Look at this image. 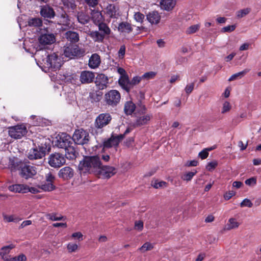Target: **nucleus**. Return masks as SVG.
I'll return each instance as SVG.
<instances>
[{
    "instance_id": "obj_28",
    "label": "nucleus",
    "mask_w": 261,
    "mask_h": 261,
    "mask_svg": "<svg viewBox=\"0 0 261 261\" xmlns=\"http://www.w3.org/2000/svg\"><path fill=\"white\" fill-rule=\"evenodd\" d=\"M91 15L92 20L95 25H98L100 23H103V16L100 12L98 11H93Z\"/></svg>"
},
{
    "instance_id": "obj_41",
    "label": "nucleus",
    "mask_w": 261,
    "mask_h": 261,
    "mask_svg": "<svg viewBox=\"0 0 261 261\" xmlns=\"http://www.w3.org/2000/svg\"><path fill=\"white\" fill-rule=\"evenodd\" d=\"M200 29V25L199 24H196L194 25H192L186 31V33L187 34H192L196 33Z\"/></svg>"
},
{
    "instance_id": "obj_23",
    "label": "nucleus",
    "mask_w": 261,
    "mask_h": 261,
    "mask_svg": "<svg viewBox=\"0 0 261 261\" xmlns=\"http://www.w3.org/2000/svg\"><path fill=\"white\" fill-rule=\"evenodd\" d=\"M147 19L151 24H158L159 23L161 16L159 13L156 11H153L149 12L146 16Z\"/></svg>"
},
{
    "instance_id": "obj_4",
    "label": "nucleus",
    "mask_w": 261,
    "mask_h": 261,
    "mask_svg": "<svg viewBox=\"0 0 261 261\" xmlns=\"http://www.w3.org/2000/svg\"><path fill=\"white\" fill-rule=\"evenodd\" d=\"M64 54L65 57L70 59L81 58L85 55V50L80 48L76 43H67L64 47Z\"/></svg>"
},
{
    "instance_id": "obj_37",
    "label": "nucleus",
    "mask_w": 261,
    "mask_h": 261,
    "mask_svg": "<svg viewBox=\"0 0 261 261\" xmlns=\"http://www.w3.org/2000/svg\"><path fill=\"white\" fill-rule=\"evenodd\" d=\"M77 18L79 22L83 24L87 23L89 21V17L83 12H79L77 14Z\"/></svg>"
},
{
    "instance_id": "obj_60",
    "label": "nucleus",
    "mask_w": 261,
    "mask_h": 261,
    "mask_svg": "<svg viewBox=\"0 0 261 261\" xmlns=\"http://www.w3.org/2000/svg\"><path fill=\"white\" fill-rule=\"evenodd\" d=\"M236 194V192L233 191H229L228 192H226L224 195V198L225 200H229L232 196H233Z\"/></svg>"
},
{
    "instance_id": "obj_48",
    "label": "nucleus",
    "mask_w": 261,
    "mask_h": 261,
    "mask_svg": "<svg viewBox=\"0 0 261 261\" xmlns=\"http://www.w3.org/2000/svg\"><path fill=\"white\" fill-rule=\"evenodd\" d=\"M156 73L153 71H150L145 73L142 75V79L150 80L153 79L156 75Z\"/></svg>"
},
{
    "instance_id": "obj_46",
    "label": "nucleus",
    "mask_w": 261,
    "mask_h": 261,
    "mask_svg": "<svg viewBox=\"0 0 261 261\" xmlns=\"http://www.w3.org/2000/svg\"><path fill=\"white\" fill-rule=\"evenodd\" d=\"M4 219L7 222H17L20 220L18 218L15 217L14 215H4Z\"/></svg>"
},
{
    "instance_id": "obj_17",
    "label": "nucleus",
    "mask_w": 261,
    "mask_h": 261,
    "mask_svg": "<svg viewBox=\"0 0 261 261\" xmlns=\"http://www.w3.org/2000/svg\"><path fill=\"white\" fill-rule=\"evenodd\" d=\"M38 40L40 45L42 46H44L45 45L51 44L53 43L55 41V36L52 33H45L41 34Z\"/></svg>"
},
{
    "instance_id": "obj_34",
    "label": "nucleus",
    "mask_w": 261,
    "mask_h": 261,
    "mask_svg": "<svg viewBox=\"0 0 261 261\" xmlns=\"http://www.w3.org/2000/svg\"><path fill=\"white\" fill-rule=\"evenodd\" d=\"M250 70V69L246 68L242 71L233 74L229 77L228 81H232L239 78L241 79L249 72Z\"/></svg>"
},
{
    "instance_id": "obj_56",
    "label": "nucleus",
    "mask_w": 261,
    "mask_h": 261,
    "mask_svg": "<svg viewBox=\"0 0 261 261\" xmlns=\"http://www.w3.org/2000/svg\"><path fill=\"white\" fill-rule=\"evenodd\" d=\"M245 183L248 186H254L256 184V179L255 177H251L245 180Z\"/></svg>"
},
{
    "instance_id": "obj_14",
    "label": "nucleus",
    "mask_w": 261,
    "mask_h": 261,
    "mask_svg": "<svg viewBox=\"0 0 261 261\" xmlns=\"http://www.w3.org/2000/svg\"><path fill=\"white\" fill-rule=\"evenodd\" d=\"M36 173L35 167L26 164L21 165L20 174L22 177L28 179L32 177Z\"/></svg>"
},
{
    "instance_id": "obj_3",
    "label": "nucleus",
    "mask_w": 261,
    "mask_h": 261,
    "mask_svg": "<svg viewBox=\"0 0 261 261\" xmlns=\"http://www.w3.org/2000/svg\"><path fill=\"white\" fill-rule=\"evenodd\" d=\"M97 25L98 30L90 31L89 36L94 42L102 43L105 38L109 36L111 31L108 24L105 22L99 23Z\"/></svg>"
},
{
    "instance_id": "obj_19",
    "label": "nucleus",
    "mask_w": 261,
    "mask_h": 261,
    "mask_svg": "<svg viewBox=\"0 0 261 261\" xmlns=\"http://www.w3.org/2000/svg\"><path fill=\"white\" fill-rule=\"evenodd\" d=\"M95 77L93 72L89 71H83L80 75V81L82 84H89L93 82Z\"/></svg>"
},
{
    "instance_id": "obj_53",
    "label": "nucleus",
    "mask_w": 261,
    "mask_h": 261,
    "mask_svg": "<svg viewBox=\"0 0 261 261\" xmlns=\"http://www.w3.org/2000/svg\"><path fill=\"white\" fill-rule=\"evenodd\" d=\"M125 46L124 45H122L120 46V49L118 51V57L119 59H122L125 54Z\"/></svg>"
},
{
    "instance_id": "obj_18",
    "label": "nucleus",
    "mask_w": 261,
    "mask_h": 261,
    "mask_svg": "<svg viewBox=\"0 0 261 261\" xmlns=\"http://www.w3.org/2000/svg\"><path fill=\"white\" fill-rule=\"evenodd\" d=\"M40 14L44 19H51L55 16V12L51 7L45 5L41 7Z\"/></svg>"
},
{
    "instance_id": "obj_64",
    "label": "nucleus",
    "mask_w": 261,
    "mask_h": 261,
    "mask_svg": "<svg viewBox=\"0 0 261 261\" xmlns=\"http://www.w3.org/2000/svg\"><path fill=\"white\" fill-rule=\"evenodd\" d=\"M117 72L120 75V76L128 75L125 69L122 67H119L117 69Z\"/></svg>"
},
{
    "instance_id": "obj_7",
    "label": "nucleus",
    "mask_w": 261,
    "mask_h": 261,
    "mask_svg": "<svg viewBox=\"0 0 261 261\" xmlns=\"http://www.w3.org/2000/svg\"><path fill=\"white\" fill-rule=\"evenodd\" d=\"M45 181L44 182L38 186V188L45 192H50L55 190L56 186L54 183L56 178L54 175L49 172L45 174Z\"/></svg>"
},
{
    "instance_id": "obj_1",
    "label": "nucleus",
    "mask_w": 261,
    "mask_h": 261,
    "mask_svg": "<svg viewBox=\"0 0 261 261\" xmlns=\"http://www.w3.org/2000/svg\"><path fill=\"white\" fill-rule=\"evenodd\" d=\"M101 164L99 155H85L80 161L78 169L81 174H94L97 175L100 171Z\"/></svg>"
},
{
    "instance_id": "obj_26",
    "label": "nucleus",
    "mask_w": 261,
    "mask_h": 261,
    "mask_svg": "<svg viewBox=\"0 0 261 261\" xmlns=\"http://www.w3.org/2000/svg\"><path fill=\"white\" fill-rule=\"evenodd\" d=\"M66 158L70 160L75 159L76 158L77 153L75 151V148L70 145L69 147L65 149Z\"/></svg>"
},
{
    "instance_id": "obj_47",
    "label": "nucleus",
    "mask_w": 261,
    "mask_h": 261,
    "mask_svg": "<svg viewBox=\"0 0 261 261\" xmlns=\"http://www.w3.org/2000/svg\"><path fill=\"white\" fill-rule=\"evenodd\" d=\"M142 80V76H134L131 81H130V89L133 87L134 86L138 84Z\"/></svg>"
},
{
    "instance_id": "obj_32",
    "label": "nucleus",
    "mask_w": 261,
    "mask_h": 261,
    "mask_svg": "<svg viewBox=\"0 0 261 261\" xmlns=\"http://www.w3.org/2000/svg\"><path fill=\"white\" fill-rule=\"evenodd\" d=\"M118 146V141L114 139V136H112L111 138L105 140L103 142V148H111L113 146Z\"/></svg>"
},
{
    "instance_id": "obj_21",
    "label": "nucleus",
    "mask_w": 261,
    "mask_h": 261,
    "mask_svg": "<svg viewBox=\"0 0 261 261\" xmlns=\"http://www.w3.org/2000/svg\"><path fill=\"white\" fill-rule=\"evenodd\" d=\"M119 9L114 4H109L106 9V14L111 18H116L119 15Z\"/></svg>"
},
{
    "instance_id": "obj_58",
    "label": "nucleus",
    "mask_w": 261,
    "mask_h": 261,
    "mask_svg": "<svg viewBox=\"0 0 261 261\" xmlns=\"http://www.w3.org/2000/svg\"><path fill=\"white\" fill-rule=\"evenodd\" d=\"M194 83H192L189 85H187L185 88V91L186 93L189 95L190 94L194 89Z\"/></svg>"
},
{
    "instance_id": "obj_42",
    "label": "nucleus",
    "mask_w": 261,
    "mask_h": 261,
    "mask_svg": "<svg viewBox=\"0 0 261 261\" xmlns=\"http://www.w3.org/2000/svg\"><path fill=\"white\" fill-rule=\"evenodd\" d=\"M109 79L104 74H99L96 76L95 83H101L103 84H108Z\"/></svg>"
},
{
    "instance_id": "obj_44",
    "label": "nucleus",
    "mask_w": 261,
    "mask_h": 261,
    "mask_svg": "<svg viewBox=\"0 0 261 261\" xmlns=\"http://www.w3.org/2000/svg\"><path fill=\"white\" fill-rule=\"evenodd\" d=\"M153 247L151 243L146 242L144 243L140 248H139V250L142 252H144L148 250H151L153 249Z\"/></svg>"
},
{
    "instance_id": "obj_55",
    "label": "nucleus",
    "mask_w": 261,
    "mask_h": 261,
    "mask_svg": "<svg viewBox=\"0 0 261 261\" xmlns=\"http://www.w3.org/2000/svg\"><path fill=\"white\" fill-rule=\"evenodd\" d=\"M27 257L23 254H21L17 256L12 257L11 261H26Z\"/></svg>"
},
{
    "instance_id": "obj_8",
    "label": "nucleus",
    "mask_w": 261,
    "mask_h": 261,
    "mask_svg": "<svg viewBox=\"0 0 261 261\" xmlns=\"http://www.w3.org/2000/svg\"><path fill=\"white\" fill-rule=\"evenodd\" d=\"M48 164L52 167L58 168L66 163L63 154L60 153H51L48 157Z\"/></svg>"
},
{
    "instance_id": "obj_62",
    "label": "nucleus",
    "mask_w": 261,
    "mask_h": 261,
    "mask_svg": "<svg viewBox=\"0 0 261 261\" xmlns=\"http://www.w3.org/2000/svg\"><path fill=\"white\" fill-rule=\"evenodd\" d=\"M85 2L90 7H94L98 4V0H85Z\"/></svg>"
},
{
    "instance_id": "obj_12",
    "label": "nucleus",
    "mask_w": 261,
    "mask_h": 261,
    "mask_svg": "<svg viewBox=\"0 0 261 261\" xmlns=\"http://www.w3.org/2000/svg\"><path fill=\"white\" fill-rule=\"evenodd\" d=\"M72 140L70 136L66 134H63L59 136V138L55 142V145L58 148L64 149V150L72 145Z\"/></svg>"
},
{
    "instance_id": "obj_2",
    "label": "nucleus",
    "mask_w": 261,
    "mask_h": 261,
    "mask_svg": "<svg viewBox=\"0 0 261 261\" xmlns=\"http://www.w3.org/2000/svg\"><path fill=\"white\" fill-rule=\"evenodd\" d=\"M49 140L45 137H38L33 140V147L28 152L27 156L30 160L42 159L50 147Z\"/></svg>"
},
{
    "instance_id": "obj_35",
    "label": "nucleus",
    "mask_w": 261,
    "mask_h": 261,
    "mask_svg": "<svg viewBox=\"0 0 261 261\" xmlns=\"http://www.w3.org/2000/svg\"><path fill=\"white\" fill-rule=\"evenodd\" d=\"M64 6L68 8L69 11H74L76 8L74 0H63Z\"/></svg>"
},
{
    "instance_id": "obj_11",
    "label": "nucleus",
    "mask_w": 261,
    "mask_h": 261,
    "mask_svg": "<svg viewBox=\"0 0 261 261\" xmlns=\"http://www.w3.org/2000/svg\"><path fill=\"white\" fill-rule=\"evenodd\" d=\"M9 191L16 193H26L30 192L33 194H36L40 192L38 188L35 187H29L27 185L15 184L10 186L8 187Z\"/></svg>"
},
{
    "instance_id": "obj_27",
    "label": "nucleus",
    "mask_w": 261,
    "mask_h": 261,
    "mask_svg": "<svg viewBox=\"0 0 261 261\" xmlns=\"http://www.w3.org/2000/svg\"><path fill=\"white\" fill-rule=\"evenodd\" d=\"M240 223L238 222L237 219L234 218H230L228 220V222L224 227V230H230L233 229H236L239 227Z\"/></svg>"
},
{
    "instance_id": "obj_33",
    "label": "nucleus",
    "mask_w": 261,
    "mask_h": 261,
    "mask_svg": "<svg viewBox=\"0 0 261 261\" xmlns=\"http://www.w3.org/2000/svg\"><path fill=\"white\" fill-rule=\"evenodd\" d=\"M47 219L51 221H61L64 220L65 218L60 214L52 213L46 214Z\"/></svg>"
},
{
    "instance_id": "obj_49",
    "label": "nucleus",
    "mask_w": 261,
    "mask_h": 261,
    "mask_svg": "<svg viewBox=\"0 0 261 261\" xmlns=\"http://www.w3.org/2000/svg\"><path fill=\"white\" fill-rule=\"evenodd\" d=\"M67 248L69 252H73L77 249L78 245L75 243H69L67 246Z\"/></svg>"
},
{
    "instance_id": "obj_29",
    "label": "nucleus",
    "mask_w": 261,
    "mask_h": 261,
    "mask_svg": "<svg viewBox=\"0 0 261 261\" xmlns=\"http://www.w3.org/2000/svg\"><path fill=\"white\" fill-rule=\"evenodd\" d=\"M151 115L147 114L137 118L135 124L137 126H140L146 124L150 120Z\"/></svg>"
},
{
    "instance_id": "obj_59",
    "label": "nucleus",
    "mask_w": 261,
    "mask_h": 261,
    "mask_svg": "<svg viewBox=\"0 0 261 261\" xmlns=\"http://www.w3.org/2000/svg\"><path fill=\"white\" fill-rule=\"evenodd\" d=\"M71 237L72 238L77 239L79 241L83 240V235L81 232H76L72 234Z\"/></svg>"
},
{
    "instance_id": "obj_61",
    "label": "nucleus",
    "mask_w": 261,
    "mask_h": 261,
    "mask_svg": "<svg viewBox=\"0 0 261 261\" xmlns=\"http://www.w3.org/2000/svg\"><path fill=\"white\" fill-rule=\"evenodd\" d=\"M230 109V106L229 102L227 101H225L223 103L222 113H225L227 112H228Z\"/></svg>"
},
{
    "instance_id": "obj_30",
    "label": "nucleus",
    "mask_w": 261,
    "mask_h": 261,
    "mask_svg": "<svg viewBox=\"0 0 261 261\" xmlns=\"http://www.w3.org/2000/svg\"><path fill=\"white\" fill-rule=\"evenodd\" d=\"M136 109V105L131 101L126 102L124 105V111L128 115H132Z\"/></svg>"
},
{
    "instance_id": "obj_16",
    "label": "nucleus",
    "mask_w": 261,
    "mask_h": 261,
    "mask_svg": "<svg viewBox=\"0 0 261 261\" xmlns=\"http://www.w3.org/2000/svg\"><path fill=\"white\" fill-rule=\"evenodd\" d=\"M47 62L49 67L56 70L61 66V59L55 54L47 56Z\"/></svg>"
},
{
    "instance_id": "obj_31",
    "label": "nucleus",
    "mask_w": 261,
    "mask_h": 261,
    "mask_svg": "<svg viewBox=\"0 0 261 261\" xmlns=\"http://www.w3.org/2000/svg\"><path fill=\"white\" fill-rule=\"evenodd\" d=\"M161 7L166 10H170L173 8L175 6L174 0H161Z\"/></svg>"
},
{
    "instance_id": "obj_6",
    "label": "nucleus",
    "mask_w": 261,
    "mask_h": 261,
    "mask_svg": "<svg viewBox=\"0 0 261 261\" xmlns=\"http://www.w3.org/2000/svg\"><path fill=\"white\" fill-rule=\"evenodd\" d=\"M90 139L89 133L83 128L75 130L72 137V141L77 145H84L88 143Z\"/></svg>"
},
{
    "instance_id": "obj_13",
    "label": "nucleus",
    "mask_w": 261,
    "mask_h": 261,
    "mask_svg": "<svg viewBox=\"0 0 261 261\" xmlns=\"http://www.w3.org/2000/svg\"><path fill=\"white\" fill-rule=\"evenodd\" d=\"M99 170L97 176L102 178H109L117 172V170L115 167L109 166H103L102 164Z\"/></svg>"
},
{
    "instance_id": "obj_36",
    "label": "nucleus",
    "mask_w": 261,
    "mask_h": 261,
    "mask_svg": "<svg viewBox=\"0 0 261 261\" xmlns=\"http://www.w3.org/2000/svg\"><path fill=\"white\" fill-rule=\"evenodd\" d=\"M42 24V21L39 18H33L28 21V25L30 27H40Z\"/></svg>"
},
{
    "instance_id": "obj_45",
    "label": "nucleus",
    "mask_w": 261,
    "mask_h": 261,
    "mask_svg": "<svg viewBox=\"0 0 261 261\" xmlns=\"http://www.w3.org/2000/svg\"><path fill=\"white\" fill-rule=\"evenodd\" d=\"M250 12V8H245L240 10L237 12V16L238 18H242L247 15Z\"/></svg>"
},
{
    "instance_id": "obj_5",
    "label": "nucleus",
    "mask_w": 261,
    "mask_h": 261,
    "mask_svg": "<svg viewBox=\"0 0 261 261\" xmlns=\"http://www.w3.org/2000/svg\"><path fill=\"white\" fill-rule=\"evenodd\" d=\"M121 94L116 90H110L104 95V102L106 106L114 108L120 102Z\"/></svg>"
},
{
    "instance_id": "obj_40",
    "label": "nucleus",
    "mask_w": 261,
    "mask_h": 261,
    "mask_svg": "<svg viewBox=\"0 0 261 261\" xmlns=\"http://www.w3.org/2000/svg\"><path fill=\"white\" fill-rule=\"evenodd\" d=\"M60 18L61 19L60 20V22H58L59 24L65 25H68L70 24V20L68 15L66 13H62L61 15Z\"/></svg>"
},
{
    "instance_id": "obj_24",
    "label": "nucleus",
    "mask_w": 261,
    "mask_h": 261,
    "mask_svg": "<svg viewBox=\"0 0 261 261\" xmlns=\"http://www.w3.org/2000/svg\"><path fill=\"white\" fill-rule=\"evenodd\" d=\"M65 37L69 43H76L79 40V34L75 32L68 31L65 33Z\"/></svg>"
},
{
    "instance_id": "obj_43",
    "label": "nucleus",
    "mask_w": 261,
    "mask_h": 261,
    "mask_svg": "<svg viewBox=\"0 0 261 261\" xmlns=\"http://www.w3.org/2000/svg\"><path fill=\"white\" fill-rule=\"evenodd\" d=\"M14 247L15 245L12 244L3 247L1 249L2 251L0 252V255H4L8 254L10 250Z\"/></svg>"
},
{
    "instance_id": "obj_63",
    "label": "nucleus",
    "mask_w": 261,
    "mask_h": 261,
    "mask_svg": "<svg viewBox=\"0 0 261 261\" xmlns=\"http://www.w3.org/2000/svg\"><path fill=\"white\" fill-rule=\"evenodd\" d=\"M135 227L137 229L142 230L143 228V222L142 221H136Z\"/></svg>"
},
{
    "instance_id": "obj_38",
    "label": "nucleus",
    "mask_w": 261,
    "mask_h": 261,
    "mask_svg": "<svg viewBox=\"0 0 261 261\" xmlns=\"http://www.w3.org/2000/svg\"><path fill=\"white\" fill-rule=\"evenodd\" d=\"M197 173L196 170H193L192 171L185 173L182 176L181 179L184 180L189 181L191 180L193 176Z\"/></svg>"
},
{
    "instance_id": "obj_15",
    "label": "nucleus",
    "mask_w": 261,
    "mask_h": 261,
    "mask_svg": "<svg viewBox=\"0 0 261 261\" xmlns=\"http://www.w3.org/2000/svg\"><path fill=\"white\" fill-rule=\"evenodd\" d=\"M74 170L69 166L61 168L58 172V176L64 180H68L73 177Z\"/></svg>"
},
{
    "instance_id": "obj_52",
    "label": "nucleus",
    "mask_w": 261,
    "mask_h": 261,
    "mask_svg": "<svg viewBox=\"0 0 261 261\" xmlns=\"http://www.w3.org/2000/svg\"><path fill=\"white\" fill-rule=\"evenodd\" d=\"M240 205L241 207L247 206L248 207H252L253 206V203L251 202L250 200L247 198H245L241 203Z\"/></svg>"
},
{
    "instance_id": "obj_10",
    "label": "nucleus",
    "mask_w": 261,
    "mask_h": 261,
    "mask_svg": "<svg viewBox=\"0 0 261 261\" xmlns=\"http://www.w3.org/2000/svg\"><path fill=\"white\" fill-rule=\"evenodd\" d=\"M28 131L26 127L23 124H18L9 128V135L15 139H20L25 136Z\"/></svg>"
},
{
    "instance_id": "obj_22",
    "label": "nucleus",
    "mask_w": 261,
    "mask_h": 261,
    "mask_svg": "<svg viewBox=\"0 0 261 261\" xmlns=\"http://www.w3.org/2000/svg\"><path fill=\"white\" fill-rule=\"evenodd\" d=\"M118 84L120 87L127 93L130 91V80L128 75L120 76L118 80Z\"/></svg>"
},
{
    "instance_id": "obj_57",
    "label": "nucleus",
    "mask_w": 261,
    "mask_h": 261,
    "mask_svg": "<svg viewBox=\"0 0 261 261\" xmlns=\"http://www.w3.org/2000/svg\"><path fill=\"white\" fill-rule=\"evenodd\" d=\"M198 155L202 160L205 159L208 155V152H207V149L205 148L199 153Z\"/></svg>"
},
{
    "instance_id": "obj_50",
    "label": "nucleus",
    "mask_w": 261,
    "mask_h": 261,
    "mask_svg": "<svg viewBox=\"0 0 261 261\" xmlns=\"http://www.w3.org/2000/svg\"><path fill=\"white\" fill-rule=\"evenodd\" d=\"M236 28V25H229L222 28L221 32L222 33L231 32L233 31Z\"/></svg>"
},
{
    "instance_id": "obj_9",
    "label": "nucleus",
    "mask_w": 261,
    "mask_h": 261,
    "mask_svg": "<svg viewBox=\"0 0 261 261\" xmlns=\"http://www.w3.org/2000/svg\"><path fill=\"white\" fill-rule=\"evenodd\" d=\"M112 119L111 115L108 113L99 114L94 121L95 128L101 129L111 122Z\"/></svg>"
},
{
    "instance_id": "obj_54",
    "label": "nucleus",
    "mask_w": 261,
    "mask_h": 261,
    "mask_svg": "<svg viewBox=\"0 0 261 261\" xmlns=\"http://www.w3.org/2000/svg\"><path fill=\"white\" fill-rule=\"evenodd\" d=\"M218 165V163L216 161L211 162L208 163L206 166V169L211 171L213 170Z\"/></svg>"
},
{
    "instance_id": "obj_39",
    "label": "nucleus",
    "mask_w": 261,
    "mask_h": 261,
    "mask_svg": "<svg viewBox=\"0 0 261 261\" xmlns=\"http://www.w3.org/2000/svg\"><path fill=\"white\" fill-rule=\"evenodd\" d=\"M151 186L155 189L162 188L167 187L168 186V183L164 181L155 180L154 182L152 181Z\"/></svg>"
},
{
    "instance_id": "obj_25",
    "label": "nucleus",
    "mask_w": 261,
    "mask_h": 261,
    "mask_svg": "<svg viewBox=\"0 0 261 261\" xmlns=\"http://www.w3.org/2000/svg\"><path fill=\"white\" fill-rule=\"evenodd\" d=\"M118 30L121 33L129 34L133 31V28L127 22H121L118 26Z\"/></svg>"
},
{
    "instance_id": "obj_51",
    "label": "nucleus",
    "mask_w": 261,
    "mask_h": 261,
    "mask_svg": "<svg viewBox=\"0 0 261 261\" xmlns=\"http://www.w3.org/2000/svg\"><path fill=\"white\" fill-rule=\"evenodd\" d=\"M145 18V16L144 14L140 12L135 13L134 15L135 19L139 22L142 23L143 21V20Z\"/></svg>"
},
{
    "instance_id": "obj_20",
    "label": "nucleus",
    "mask_w": 261,
    "mask_h": 261,
    "mask_svg": "<svg viewBox=\"0 0 261 261\" xmlns=\"http://www.w3.org/2000/svg\"><path fill=\"white\" fill-rule=\"evenodd\" d=\"M101 59L100 56L96 54H93L89 59L88 66L91 69H95L100 65Z\"/></svg>"
}]
</instances>
